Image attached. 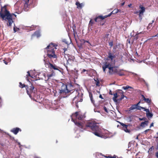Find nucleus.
Segmentation results:
<instances>
[{
    "label": "nucleus",
    "instance_id": "f257e3e1",
    "mask_svg": "<svg viewBox=\"0 0 158 158\" xmlns=\"http://www.w3.org/2000/svg\"><path fill=\"white\" fill-rule=\"evenodd\" d=\"M102 68L103 72L105 73L106 72V69H109L108 73L110 75L114 74H117L120 76L124 75V73L122 71L123 70L120 69L118 66H111V65L109 62L105 61L103 63L102 66Z\"/></svg>",
    "mask_w": 158,
    "mask_h": 158
},
{
    "label": "nucleus",
    "instance_id": "f03ea898",
    "mask_svg": "<svg viewBox=\"0 0 158 158\" xmlns=\"http://www.w3.org/2000/svg\"><path fill=\"white\" fill-rule=\"evenodd\" d=\"M97 124L94 121H89L85 124V127H83V129L86 130L90 129L95 135L98 137H101L102 135V130L97 125Z\"/></svg>",
    "mask_w": 158,
    "mask_h": 158
},
{
    "label": "nucleus",
    "instance_id": "7ed1b4c3",
    "mask_svg": "<svg viewBox=\"0 0 158 158\" xmlns=\"http://www.w3.org/2000/svg\"><path fill=\"white\" fill-rule=\"evenodd\" d=\"M6 7V5L1 7L0 11V16L3 20H7L8 22L7 25L10 26L13 22L12 18V15L11 14L9 11L7 10Z\"/></svg>",
    "mask_w": 158,
    "mask_h": 158
},
{
    "label": "nucleus",
    "instance_id": "20e7f679",
    "mask_svg": "<svg viewBox=\"0 0 158 158\" xmlns=\"http://www.w3.org/2000/svg\"><path fill=\"white\" fill-rule=\"evenodd\" d=\"M73 86L69 85H66L62 83V85L60 89H58L59 93L61 95V97H65L64 96L67 94L71 93L74 89Z\"/></svg>",
    "mask_w": 158,
    "mask_h": 158
},
{
    "label": "nucleus",
    "instance_id": "39448f33",
    "mask_svg": "<svg viewBox=\"0 0 158 158\" xmlns=\"http://www.w3.org/2000/svg\"><path fill=\"white\" fill-rule=\"evenodd\" d=\"M57 45L55 44L51 43L45 48L47 50V56L51 59L57 58L55 53V49H56Z\"/></svg>",
    "mask_w": 158,
    "mask_h": 158
},
{
    "label": "nucleus",
    "instance_id": "423d86ee",
    "mask_svg": "<svg viewBox=\"0 0 158 158\" xmlns=\"http://www.w3.org/2000/svg\"><path fill=\"white\" fill-rule=\"evenodd\" d=\"M71 94L73 95H75L73 99V103H77L82 101L83 94L80 90H73Z\"/></svg>",
    "mask_w": 158,
    "mask_h": 158
},
{
    "label": "nucleus",
    "instance_id": "0eeeda50",
    "mask_svg": "<svg viewBox=\"0 0 158 158\" xmlns=\"http://www.w3.org/2000/svg\"><path fill=\"white\" fill-rule=\"evenodd\" d=\"M77 118L79 120H82L84 118V116L82 114H79L78 113L76 112L74 114H73L72 116V120L74 122L75 124L80 128H83V124L81 123L77 122L73 118Z\"/></svg>",
    "mask_w": 158,
    "mask_h": 158
},
{
    "label": "nucleus",
    "instance_id": "6e6552de",
    "mask_svg": "<svg viewBox=\"0 0 158 158\" xmlns=\"http://www.w3.org/2000/svg\"><path fill=\"white\" fill-rule=\"evenodd\" d=\"M113 95L114 97L112 99L115 102L121 101L124 97L123 92L120 89L118 90L117 92L114 94Z\"/></svg>",
    "mask_w": 158,
    "mask_h": 158
},
{
    "label": "nucleus",
    "instance_id": "1a4fd4ad",
    "mask_svg": "<svg viewBox=\"0 0 158 158\" xmlns=\"http://www.w3.org/2000/svg\"><path fill=\"white\" fill-rule=\"evenodd\" d=\"M44 62L45 66L46 68H48L51 69H54V70H59V69L60 68L55 64L53 65L52 64L50 63L48 61L46 57H44Z\"/></svg>",
    "mask_w": 158,
    "mask_h": 158
},
{
    "label": "nucleus",
    "instance_id": "9d476101",
    "mask_svg": "<svg viewBox=\"0 0 158 158\" xmlns=\"http://www.w3.org/2000/svg\"><path fill=\"white\" fill-rule=\"evenodd\" d=\"M30 85H27L26 88V92L30 97H31V94L35 93L34 87L32 84H29Z\"/></svg>",
    "mask_w": 158,
    "mask_h": 158
},
{
    "label": "nucleus",
    "instance_id": "9b49d317",
    "mask_svg": "<svg viewBox=\"0 0 158 158\" xmlns=\"http://www.w3.org/2000/svg\"><path fill=\"white\" fill-rule=\"evenodd\" d=\"M107 17L106 15L103 16L102 15H99L94 19V20L95 22H98L102 25H103L105 22H104L103 23H102L101 22L105 18Z\"/></svg>",
    "mask_w": 158,
    "mask_h": 158
},
{
    "label": "nucleus",
    "instance_id": "f8f14e48",
    "mask_svg": "<svg viewBox=\"0 0 158 158\" xmlns=\"http://www.w3.org/2000/svg\"><path fill=\"white\" fill-rule=\"evenodd\" d=\"M121 125L122 126V129L123 130L126 132L129 133L130 132V130L127 129V127L128 125H126L123 123H121Z\"/></svg>",
    "mask_w": 158,
    "mask_h": 158
},
{
    "label": "nucleus",
    "instance_id": "ddd939ff",
    "mask_svg": "<svg viewBox=\"0 0 158 158\" xmlns=\"http://www.w3.org/2000/svg\"><path fill=\"white\" fill-rule=\"evenodd\" d=\"M139 8L140 9V10H139V16L140 17L141 15H143V13L145 11V8L141 5L139 6Z\"/></svg>",
    "mask_w": 158,
    "mask_h": 158
},
{
    "label": "nucleus",
    "instance_id": "4468645a",
    "mask_svg": "<svg viewBox=\"0 0 158 158\" xmlns=\"http://www.w3.org/2000/svg\"><path fill=\"white\" fill-rule=\"evenodd\" d=\"M116 57V56L113 53L110 52L108 53V56L107 60L110 59L112 60L114 58Z\"/></svg>",
    "mask_w": 158,
    "mask_h": 158
},
{
    "label": "nucleus",
    "instance_id": "2eb2a0df",
    "mask_svg": "<svg viewBox=\"0 0 158 158\" xmlns=\"http://www.w3.org/2000/svg\"><path fill=\"white\" fill-rule=\"evenodd\" d=\"M19 131H21V130L18 127L13 128L11 130V131L15 135L17 134Z\"/></svg>",
    "mask_w": 158,
    "mask_h": 158
},
{
    "label": "nucleus",
    "instance_id": "dca6fc26",
    "mask_svg": "<svg viewBox=\"0 0 158 158\" xmlns=\"http://www.w3.org/2000/svg\"><path fill=\"white\" fill-rule=\"evenodd\" d=\"M31 80L32 81V82L31 84H32L33 85L34 84L35 85L37 86H40L41 85L39 81V80L36 79L35 80Z\"/></svg>",
    "mask_w": 158,
    "mask_h": 158
},
{
    "label": "nucleus",
    "instance_id": "f3484780",
    "mask_svg": "<svg viewBox=\"0 0 158 158\" xmlns=\"http://www.w3.org/2000/svg\"><path fill=\"white\" fill-rule=\"evenodd\" d=\"M74 62V60L73 59L69 58L67 60L66 64L67 65L72 66Z\"/></svg>",
    "mask_w": 158,
    "mask_h": 158
},
{
    "label": "nucleus",
    "instance_id": "a211bd4d",
    "mask_svg": "<svg viewBox=\"0 0 158 158\" xmlns=\"http://www.w3.org/2000/svg\"><path fill=\"white\" fill-rule=\"evenodd\" d=\"M121 10H118V9H115L114 10L108 14V15H106L107 17H110L111 15L112 14H115L117 13L118 12H120Z\"/></svg>",
    "mask_w": 158,
    "mask_h": 158
},
{
    "label": "nucleus",
    "instance_id": "6ab92c4d",
    "mask_svg": "<svg viewBox=\"0 0 158 158\" xmlns=\"http://www.w3.org/2000/svg\"><path fill=\"white\" fill-rule=\"evenodd\" d=\"M141 96L143 98V100L145 101V102L147 103L148 104L150 105V104H151V100L150 99H149L148 98H146L143 95H141Z\"/></svg>",
    "mask_w": 158,
    "mask_h": 158
},
{
    "label": "nucleus",
    "instance_id": "aec40b11",
    "mask_svg": "<svg viewBox=\"0 0 158 158\" xmlns=\"http://www.w3.org/2000/svg\"><path fill=\"white\" fill-rule=\"evenodd\" d=\"M40 33L39 31H35L34 33L31 35L32 38L34 37V36H36L37 38L40 37Z\"/></svg>",
    "mask_w": 158,
    "mask_h": 158
},
{
    "label": "nucleus",
    "instance_id": "412c9836",
    "mask_svg": "<svg viewBox=\"0 0 158 158\" xmlns=\"http://www.w3.org/2000/svg\"><path fill=\"white\" fill-rule=\"evenodd\" d=\"M59 91L58 89H57L56 90H54L53 91V93H54V95L55 96H58V95L61 96V95L60 94V93H59Z\"/></svg>",
    "mask_w": 158,
    "mask_h": 158
},
{
    "label": "nucleus",
    "instance_id": "4be33fe9",
    "mask_svg": "<svg viewBox=\"0 0 158 158\" xmlns=\"http://www.w3.org/2000/svg\"><path fill=\"white\" fill-rule=\"evenodd\" d=\"M148 121H145L144 122H142L141 123L140 126L142 127H144V125H145L146 126H148Z\"/></svg>",
    "mask_w": 158,
    "mask_h": 158
},
{
    "label": "nucleus",
    "instance_id": "5701e85b",
    "mask_svg": "<svg viewBox=\"0 0 158 158\" xmlns=\"http://www.w3.org/2000/svg\"><path fill=\"white\" fill-rule=\"evenodd\" d=\"M89 96L90 98V100L91 101V102L94 105L95 104V101L93 99V96L92 94L91 93H89Z\"/></svg>",
    "mask_w": 158,
    "mask_h": 158
},
{
    "label": "nucleus",
    "instance_id": "b1692460",
    "mask_svg": "<svg viewBox=\"0 0 158 158\" xmlns=\"http://www.w3.org/2000/svg\"><path fill=\"white\" fill-rule=\"evenodd\" d=\"M27 77H26V79L27 80V81L30 82L29 79V77H32L31 75L30 72L29 71H28L27 72Z\"/></svg>",
    "mask_w": 158,
    "mask_h": 158
},
{
    "label": "nucleus",
    "instance_id": "393cba45",
    "mask_svg": "<svg viewBox=\"0 0 158 158\" xmlns=\"http://www.w3.org/2000/svg\"><path fill=\"white\" fill-rule=\"evenodd\" d=\"M53 73H53H48L47 74V77H48V80L51 77L54 75V74H53Z\"/></svg>",
    "mask_w": 158,
    "mask_h": 158
},
{
    "label": "nucleus",
    "instance_id": "a878e982",
    "mask_svg": "<svg viewBox=\"0 0 158 158\" xmlns=\"http://www.w3.org/2000/svg\"><path fill=\"white\" fill-rule=\"evenodd\" d=\"M19 86L21 88H23L24 87L26 88V86L27 85H25L24 84H23L21 82H20L19 83Z\"/></svg>",
    "mask_w": 158,
    "mask_h": 158
},
{
    "label": "nucleus",
    "instance_id": "bb28decb",
    "mask_svg": "<svg viewBox=\"0 0 158 158\" xmlns=\"http://www.w3.org/2000/svg\"><path fill=\"white\" fill-rule=\"evenodd\" d=\"M130 110H134L135 109H137V107L136 106L135 104L132 105L130 108Z\"/></svg>",
    "mask_w": 158,
    "mask_h": 158
},
{
    "label": "nucleus",
    "instance_id": "cd10ccee",
    "mask_svg": "<svg viewBox=\"0 0 158 158\" xmlns=\"http://www.w3.org/2000/svg\"><path fill=\"white\" fill-rule=\"evenodd\" d=\"M146 116L148 118L150 117V118H152L153 116V114H152L150 113V112L148 113H146Z\"/></svg>",
    "mask_w": 158,
    "mask_h": 158
},
{
    "label": "nucleus",
    "instance_id": "c85d7f7f",
    "mask_svg": "<svg viewBox=\"0 0 158 158\" xmlns=\"http://www.w3.org/2000/svg\"><path fill=\"white\" fill-rule=\"evenodd\" d=\"M122 88L124 90H126L129 88H132L131 86L127 85L126 86H123Z\"/></svg>",
    "mask_w": 158,
    "mask_h": 158
},
{
    "label": "nucleus",
    "instance_id": "c756f323",
    "mask_svg": "<svg viewBox=\"0 0 158 158\" xmlns=\"http://www.w3.org/2000/svg\"><path fill=\"white\" fill-rule=\"evenodd\" d=\"M76 5L77 6V7L81 8L82 7V5L81 4L78 2H76Z\"/></svg>",
    "mask_w": 158,
    "mask_h": 158
},
{
    "label": "nucleus",
    "instance_id": "7c9ffc66",
    "mask_svg": "<svg viewBox=\"0 0 158 158\" xmlns=\"http://www.w3.org/2000/svg\"><path fill=\"white\" fill-rule=\"evenodd\" d=\"M109 44L110 46L111 47L113 46V41H111L109 43Z\"/></svg>",
    "mask_w": 158,
    "mask_h": 158
},
{
    "label": "nucleus",
    "instance_id": "2f4dec72",
    "mask_svg": "<svg viewBox=\"0 0 158 158\" xmlns=\"http://www.w3.org/2000/svg\"><path fill=\"white\" fill-rule=\"evenodd\" d=\"M152 26V23H150L148 24V26L147 27V29H148L151 27Z\"/></svg>",
    "mask_w": 158,
    "mask_h": 158
},
{
    "label": "nucleus",
    "instance_id": "473e14b6",
    "mask_svg": "<svg viewBox=\"0 0 158 158\" xmlns=\"http://www.w3.org/2000/svg\"><path fill=\"white\" fill-rule=\"evenodd\" d=\"M103 109L106 112L108 113V110L106 106H104L103 107Z\"/></svg>",
    "mask_w": 158,
    "mask_h": 158
},
{
    "label": "nucleus",
    "instance_id": "72a5a7b5",
    "mask_svg": "<svg viewBox=\"0 0 158 158\" xmlns=\"http://www.w3.org/2000/svg\"><path fill=\"white\" fill-rule=\"evenodd\" d=\"M94 21H93L92 19H91L89 22V24L91 25V26H92V25L94 24Z\"/></svg>",
    "mask_w": 158,
    "mask_h": 158
},
{
    "label": "nucleus",
    "instance_id": "f704fd0d",
    "mask_svg": "<svg viewBox=\"0 0 158 158\" xmlns=\"http://www.w3.org/2000/svg\"><path fill=\"white\" fill-rule=\"evenodd\" d=\"M143 110L144 111L146 112V113H148V112H149V110L148 109H146L144 107Z\"/></svg>",
    "mask_w": 158,
    "mask_h": 158
},
{
    "label": "nucleus",
    "instance_id": "c9c22d12",
    "mask_svg": "<svg viewBox=\"0 0 158 158\" xmlns=\"http://www.w3.org/2000/svg\"><path fill=\"white\" fill-rule=\"evenodd\" d=\"M151 130L150 129H148L145 130L144 132L143 133L146 135L147 134V133L149 131H150Z\"/></svg>",
    "mask_w": 158,
    "mask_h": 158
},
{
    "label": "nucleus",
    "instance_id": "e433bc0d",
    "mask_svg": "<svg viewBox=\"0 0 158 158\" xmlns=\"http://www.w3.org/2000/svg\"><path fill=\"white\" fill-rule=\"evenodd\" d=\"M143 108H144V107H141V106H138V107H137V109L138 110H141V109H143Z\"/></svg>",
    "mask_w": 158,
    "mask_h": 158
},
{
    "label": "nucleus",
    "instance_id": "4c0bfd02",
    "mask_svg": "<svg viewBox=\"0 0 158 158\" xmlns=\"http://www.w3.org/2000/svg\"><path fill=\"white\" fill-rule=\"evenodd\" d=\"M107 158H116V156L115 155H114L113 156H109L108 157H107Z\"/></svg>",
    "mask_w": 158,
    "mask_h": 158
},
{
    "label": "nucleus",
    "instance_id": "58836bf2",
    "mask_svg": "<svg viewBox=\"0 0 158 158\" xmlns=\"http://www.w3.org/2000/svg\"><path fill=\"white\" fill-rule=\"evenodd\" d=\"M99 83L100 82L99 81H96V85L97 86H99Z\"/></svg>",
    "mask_w": 158,
    "mask_h": 158
},
{
    "label": "nucleus",
    "instance_id": "ea45409f",
    "mask_svg": "<svg viewBox=\"0 0 158 158\" xmlns=\"http://www.w3.org/2000/svg\"><path fill=\"white\" fill-rule=\"evenodd\" d=\"M63 50H64V52H63V53H64V55H65V52L67 50V48H63Z\"/></svg>",
    "mask_w": 158,
    "mask_h": 158
},
{
    "label": "nucleus",
    "instance_id": "a19ab883",
    "mask_svg": "<svg viewBox=\"0 0 158 158\" xmlns=\"http://www.w3.org/2000/svg\"><path fill=\"white\" fill-rule=\"evenodd\" d=\"M88 70H86V69H83V70H82V72H81V73H84V72H85V71H87Z\"/></svg>",
    "mask_w": 158,
    "mask_h": 158
},
{
    "label": "nucleus",
    "instance_id": "79ce46f5",
    "mask_svg": "<svg viewBox=\"0 0 158 158\" xmlns=\"http://www.w3.org/2000/svg\"><path fill=\"white\" fill-rule=\"evenodd\" d=\"M155 156L157 158H158V151L156 152Z\"/></svg>",
    "mask_w": 158,
    "mask_h": 158
},
{
    "label": "nucleus",
    "instance_id": "37998d69",
    "mask_svg": "<svg viewBox=\"0 0 158 158\" xmlns=\"http://www.w3.org/2000/svg\"><path fill=\"white\" fill-rule=\"evenodd\" d=\"M138 39V35H136L135 36V37L134 38V39L135 40H136Z\"/></svg>",
    "mask_w": 158,
    "mask_h": 158
},
{
    "label": "nucleus",
    "instance_id": "c03bdc74",
    "mask_svg": "<svg viewBox=\"0 0 158 158\" xmlns=\"http://www.w3.org/2000/svg\"><path fill=\"white\" fill-rule=\"evenodd\" d=\"M152 149H154V147L153 146H152L151 148H150L149 149V150L151 151L152 150Z\"/></svg>",
    "mask_w": 158,
    "mask_h": 158
},
{
    "label": "nucleus",
    "instance_id": "a18cd8bd",
    "mask_svg": "<svg viewBox=\"0 0 158 158\" xmlns=\"http://www.w3.org/2000/svg\"><path fill=\"white\" fill-rule=\"evenodd\" d=\"M140 103V102H139L137 104H135L136 106L137 107L138 106H139V103Z\"/></svg>",
    "mask_w": 158,
    "mask_h": 158
},
{
    "label": "nucleus",
    "instance_id": "49530a36",
    "mask_svg": "<svg viewBox=\"0 0 158 158\" xmlns=\"http://www.w3.org/2000/svg\"><path fill=\"white\" fill-rule=\"evenodd\" d=\"M3 62L6 64H8V62L6 61L5 60H3Z\"/></svg>",
    "mask_w": 158,
    "mask_h": 158
},
{
    "label": "nucleus",
    "instance_id": "de8ad7c7",
    "mask_svg": "<svg viewBox=\"0 0 158 158\" xmlns=\"http://www.w3.org/2000/svg\"><path fill=\"white\" fill-rule=\"evenodd\" d=\"M153 126V123H152L151 124L150 127L151 128Z\"/></svg>",
    "mask_w": 158,
    "mask_h": 158
},
{
    "label": "nucleus",
    "instance_id": "09e8293b",
    "mask_svg": "<svg viewBox=\"0 0 158 158\" xmlns=\"http://www.w3.org/2000/svg\"><path fill=\"white\" fill-rule=\"evenodd\" d=\"M99 97L101 98V99H103V98H102V95L101 94H100L99 96Z\"/></svg>",
    "mask_w": 158,
    "mask_h": 158
},
{
    "label": "nucleus",
    "instance_id": "8fccbe9b",
    "mask_svg": "<svg viewBox=\"0 0 158 158\" xmlns=\"http://www.w3.org/2000/svg\"><path fill=\"white\" fill-rule=\"evenodd\" d=\"M130 39H128L127 40V41L128 42V43H129V44H130L131 43V41H130Z\"/></svg>",
    "mask_w": 158,
    "mask_h": 158
},
{
    "label": "nucleus",
    "instance_id": "3c124183",
    "mask_svg": "<svg viewBox=\"0 0 158 158\" xmlns=\"http://www.w3.org/2000/svg\"><path fill=\"white\" fill-rule=\"evenodd\" d=\"M108 35H109V34H106V35L105 36V38H107V37H108Z\"/></svg>",
    "mask_w": 158,
    "mask_h": 158
},
{
    "label": "nucleus",
    "instance_id": "603ef678",
    "mask_svg": "<svg viewBox=\"0 0 158 158\" xmlns=\"http://www.w3.org/2000/svg\"><path fill=\"white\" fill-rule=\"evenodd\" d=\"M131 6H132V4H130L128 5V6L129 7H131Z\"/></svg>",
    "mask_w": 158,
    "mask_h": 158
},
{
    "label": "nucleus",
    "instance_id": "864d4df0",
    "mask_svg": "<svg viewBox=\"0 0 158 158\" xmlns=\"http://www.w3.org/2000/svg\"><path fill=\"white\" fill-rule=\"evenodd\" d=\"M109 94L110 95H113V94L112 93V92H111V91H110V92H109Z\"/></svg>",
    "mask_w": 158,
    "mask_h": 158
},
{
    "label": "nucleus",
    "instance_id": "5fc2aeb1",
    "mask_svg": "<svg viewBox=\"0 0 158 158\" xmlns=\"http://www.w3.org/2000/svg\"><path fill=\"white\" fill-rule=\"evenodd\" d=\"M124 4H125V2H123L121 4V6H123V5H124Z\"/></svg>",
    "mask_w": 158,
    "mask_h": 158
},
{
    "label": "nucleus",
    "instance_id": "6e6d98bb",
    "mask_svg": "<svg viewBox=\"0 0 158 158\" xmlns=\"http://www.w3.org/2000/svg\"><path fill=\"white\" fill-rule=\"evenodd\" d=\"M74 28L75 29H74V28H73V30L74 33V34H75V28H76V27L75 26Z\"/></svg>",
    "mask_w": 158,
    "mask_h": 158
},
{
    "label": "nucleus",
    "instance_id": "4d7b16f0",
    "mask_svg": "<svg viewBox=\"0 0 158 158\" xmlns=\"http://www.w3.org/2000/svg\"><path fill=\"white\" fill-rule=\"evenodd\" d=\"M75 104H76V107H77V108H78V106L77 104V103H75Z\"/></svg>",
    "mask_w": 158,
    "mask_h": 158
},
{
    "label": "nucleus",
    "instance_id": "13d9d810",
    "mask_svg": "<svg viewBox=\"0 0 158 158\" xmlns=\"http://www.w3.org/2000/svg\"><path fill=\"white\" fill-rule=\"evenodd\" d=\"M155 36H157V37H158V33L157 34V35H155V36H152V37H155Z\"/></svg>",
    "mask_w": 158,
    "mask_h": 158
},
{
    "label": "nucleus",
    "instance_id": "bf43d9fd",
    "mask_svg": "<svg viewBox=\"0 0 158 158\" xmlns=\"http://www.w3.org/2000/svg\"><path fill=\"white\" fill-rule=\"evenodd\" d=\"M65 65V66L66 68V69L67 70V71H68V67L67 66H66V65Z\"/></svg>",
    "mask_w": 158,
    "mask_h": 158
},
{
    "label": "nucleus",
    "instance_id": "052dcab7",
    "mask_svg": "<svg viewBox=\"0 0 158 158\" xmlns=\"http://www.w3.org/2000/svg\"><path fill=\"white\" fill-rule=\"evenodd\" d=\"M85 42H87V43H89V41H87V40L85 41L84 42V43H85Z\"/></svg>",
    "mask_w": 158,
    "mask_h": 158
},
{
    "label": "nucleus",
    "instance_id": "680f3d73",
    "mask_svg": "<svg viewBox=\"0 0 158 158\" xmlns=\"http://www.w3.org/2000/svg\"><path fill=\"white\" fill-rule=\"evenodd\" d=\"M139 119V120H144V118H140Z\"/></svg>",
    "mask_w": 158,
    "mask_h": 158
},
{
    "label": "nucleus",
    "instance_id": "e2e57ef3",
    "mask_svg": "<svg viewBox=\"0 0 158 158\" xmlns=\"http://www.w3.org/2000/svg\"><path fill=\"white\" fill-rule=\"evenodd\" d=\"M14 31L15 32L16 31H17L16 30L15 28V27H14Z\"/></svg>",
    "mask_w": 158,
    "mask_h": 158
},
{
    "label": "nucleus",
    "instance_id": "0e129e2a",
    "mask_svg": "<svg viewBox=\"0 0 158 158\" xmlns=\"http://www.w3.org/2000/svg\"><path fill=\"white\" fill-rule=\"evenodd\" d=\"M156 150H157L158 149V144H157L156 148Z\"/></svg>",
    "mask_w": 158,
    "mask_h": 158
},
{
    "label": "nucleus",
    "instance_id": "69168bd1",
    "mask_svg": "<svg viewBox=\"0 0 158 158\" xmlns=\"http://www.w3.org/2000/svg\"><path fill=\"white\" fill-rule=\"evenodd\" d=\"M154 22V20H152V23H152V24Z\"/></svg>",
    "mask_w": 158,
    "mask_h": 158
},
{
    "label": "nucleus",
    "instance_id": "338daca9",
    "mask_svg": "<svg viewBox=\"0 0 158 158\" xmlns=\"http://www.w3.org/2000/svg\"><path fill=\"white\" fill-rule=\"evenodd\" d=\"M18 143V144H19V145H20V143Z\"/></svg>",
    "mask_w": 158,
    "mask_h": 158
},
{
    "label": "nucleus",
    "instance_id": "774afa93",
    "mask_svg": "<svg viewBox=\"0 0 158 158\" xmlns=\"http://www.w3.org/2000/svg\"><path fill=\"white\" fill-rule=\"evenodd\" d=\"M78 72V70H77V71H76V72H77H77Z\"/></svg>",
    "mask_w": 158,
    "mask_h": 158
}]
</instances>
